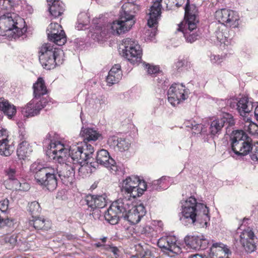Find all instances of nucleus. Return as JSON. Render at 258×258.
I'll return each instance as SVG.
<instances>
[{
  "instance_id": "32",
  "label": "nucleus",
  "mask_w": 258,
  "mask_h": 258,
  "mask_svg": "<svg viewBox=\"0 0 258 258\" xmlns=\"http://www.w3.org/2000/svg\"><path fill=\"white\" fill-rule=\"evenodd\" d=\"M75 165H80L78 170L80 176L83 177L87 176L90 173L92 172L91 167L94 168H96L95 163H93L92 161L89 162L85 161L82 164H74Z\"/></svg>"
},
{
  "instance_id": "22",
  "label": "nucleus",
  "mask_w": 258,
  "mask_h": 258,
  "mask_svg": "<svg viewBox=\"0 0 258 258\" xmlns=\"http://www.w3.org/2000/svg\"><path fill=\"white\" fill-rule=\"evenodd\" d=\"M8 135L6 130L0 131V154L2 156H9L14 150V147L9 144Z\"/></svg>"
},
{
  "instance_id": "48",
  "label": "nucleus",
  "mask_w": 258,
  "mask_h": 258,
  "mask_svg": "<svg viewBox=\"0 0 258 258\" xmlns=\"http://www.w3.org/2000/svg\"><path fill=\"white\" fill-rule=\"evenodd\" d=\"M246 130L252 135H257L258 125L254 122H250Z\"/></svg>"
},
{
  "instance_id": "28",
  "label": "nucleus",
  "mask_w": 258,
  "mask_h": 258,
  "mask_svg": "<svg viewBox=\"0 0 258 258\" xmlns=\"http://www.w3.org/2000/svg\"><path fill=\"white\" fill-rule=\"evenodd\" d=\"M32 152V147L24 140L19 144L17 154L20 159L24 160L25 158L29 156Z\"/></svg>"
},
{
  "instance_id": "12",
  "label": "nucleus",
  "mask_w": 258,
  "mask_h": 258,
  "mask_svg": "<svg viewBox=\"0 0 258 258\" xmlns=\"http://www.w3.org/2000/svg\"><path fill=\"white\" fill-rule=\"evenodd\" d=\"M187 92L185 86L182 84L174 83L169 88L168 92V99L170 104L175 106L187 98Z\"/></svg>"
},
{
  "instance_id": "26",
  "label": "nucleus",
  "mask_w": 258,
  "mask_h": 258,
  "mask_svg": "<svg viewBox=\"0 0 258 258\" xmlns=\"http://www.w3.org/2000/svg\"><path fill=\"white\" fill-rule=\"evenodd\" d=\"M48 10L52 16L57 18L61 15L64 8V4L59 0H47Z\"/></svg>"
},
{
  "instance_id": "56",
  "label": "nucleus",
  "mask_w": 258,
  "mask_h": 258,
  "mask_svg": "<svg viewBox=\"0 0 258 258\" xmlns=\"http://www.w3.org/2000/svg\"><path fill=\"white\" fill-rule=\"evenodd\" d=\"M119 72H122L121 67L119 64H115L109 72L110 74H113L114 75L118 74Z\"/></svg>"
},
{
  "instance_id": "47",
  "label": "nucleus",
  "mask_w": 258,
  "mask_h": 258,
  "mask_svg": "<svg viewBox=\"0 0 258 258\" xmlns=\"http://www.w3.org/2000/svg\"><path fill=\"white\" fill-rule=\"evenodd\" d=\"M186 63L187 61L184 59H179L175 63L174 69L177 71V72L180 73L183 70Z\"/></svg>"
},
{
  "instance_id": "57",
  "label": "nucleus",
  "mask_w": 258,
  "mask_h": 258,
  "mask_svg": "<svg viewBox=\"0 0 258 258\" xmlns=\"http://www.w3.org/2000/svg\"><path fill=\"white\" fill-rule=\"evenodd\" d=\"M30 188V185L29 183L23 182H21L20 184H19V187L17 190L26 191H28Z\"/></svg>"
},
{
  "instance_id": "4",
  "label": "nucleus",
  "mask_w": 258,
  "mask_h": 258,
  "mask_svg": "<svg viewBox=\"0 0 258 258\" xmlns=\"http://www.w3.org/2000/svg\"><path fill=\"white\" fill-rule=\"evenodd\" d=\"M80 135L84 138V142L71 146V155L72 157L69 159L74 161L75 164H82L85 161H90L94 150L93 147L86 141H95L100 135L92 128H85L82 127Z\"/></svg>"
},
{
  "instance_id": "21",
  "label": "nucleus",
  "mask_w": 258,
  "mask_h": 258,
  "mask_svg": "<svg viewBox=\"0 0 258 258\" xmlns=\"http://www.w3.org/2000/svg\"><path fill=\"white\" fill-rule=\"evenodd\" d=\"M94 163H95L96 166L99 164L106 167L114 166L116 164L115 160L110 156L108 152L105 149H101L97 152L96 161Z\"/></svg>"
},
{
  "instance_id": "50",
  "label": "nucleus",
  "mask_w": 258,
  "mask_h": 258,
  "mask_svg": "<svg viewBox=\"0 0 258 258\" xmlns=\"http://www.w3.org/2000/svg\"><path fill=\"white\" fill-rule=\"evenodd\" d=\"M104 248L106 250L112 252L115 256V258H117V257L119 256L120 251L117 247L110 245H104Z\"/></svg>"
},
{
  "instance_id": "46",
  "label": "nucleus",
  "mask_w": 258,
  "mask_h": 258,
  "mask_svg": "<svg viewBox=\"0 0 258 258\" xmlns=\"http://www.w3.org/2000/svg\"><path fill=\"white\" fill-rule=\"evenodd\" d=\"M4 240L6 243H9L13 247L17 242V236L15 235H7L4 237Z\"/></svg>"
},
{
  "instance_id": "14",
  "label": "nucleus",
  "mask_w": 258,
  "mask_h": 258,
  "mask_svg": "<svg viewBox=\"0 0 258 258\" xmlns=\"http://www.w3.org/2000/svg\"><path fill=\"white\" fill-rule=\"evenodd\" d=\"M48 102V99H32L25 107H22L21 112L26 117H32L39 114L40 111L43 108Z\"/></svg>"
},
{
  "instance_id": "38",
  "label": "nucleus",
  "mask_w": 258,
  "mask_h": 258,
  "mask_svg": "<svg viewBox=\"0 0 258 258\" xmlns=\"http://www.w3.org/2000/svg\"><path fill=\"white\" fill-rule=\"evenodd\" d=\"M48 40L58 46H61L66 42L67 37L64 31L63 30H60L59 34L51 37Z\"/></svg>"
},
{
  "instance_id": "7",
  "label": "nucleus",
  "mask_w": 258,
  "mask_h": 258,
  "mask_svg": "<svg viewBox=\"0 0 258 258\" xmlns=\"http://www.w3.org/2000/svg\"><path fill=\"white\" fill-rule=\"evenodd\" d=\"M63 56L64 53L61 49L45 44L40 48L39 59L44 69L51 70L62 63Z\"/></svg>"
},
{
  "instance_id": "5",
  "label": "nucleus",
  "mask_w": 258,
  "mask_h": 258,
  "mask_svg": "<svg viewBox=\"0 0 258 258\" xmlns=\"http://www.w3.org/2000/svg\"><path fill=\"white\" fill-rule=\"evenodd\" d=\"M140 10V6L135 3H125L121 7L118 20L114 21L108 24L107 30L114 35H120L128 31L135 24V14Z\"/></svg>"
},
{
  "instance_id": "51",
  "label": "nucleus",
  "mask_w": 258,
  "mask_h": 258,
  "mask_svg": "<svg viewBox=\"0 0 258 258\" xmlns=\"http://www.w3.org/2000/svg\"><path fill=\"white\" fill-rule=\"evenodd\" d=\"M150 29L147 30L145 32V35L147 39L152 40L156 34L157 28L155 27L150 28Z\"/></svg>"
},
{
  "instance_id": "44",
  "label": "nucleus",
  "mask_w": 258,
  "mask_h": 258,
  "mask_svg": "<svg viewBox=\"0 0 258 258\" xmlns=\"http://www.w3.org/2000/svg\"><path fill=\"white\" fill-rule=\"evenodd\" d=\"M192 130L193 131V133L195 134H198L199 133L201 134H204L206 132V130L204 125L202 124L197 123L196 121H195Z\"/></svg>"
},
{
  "instance_id": "17",
  "label": "nucleus",
  "mask_w": 258,
  "mask_h": 258,
  "mask_svg": "<svg viewBox=\"0 0 258 258\" xmlns=\"http://www.w3.org/2000/svg\"><path fill=\"white\" fill-rule=\"evenodd\" d=\"M185 243L189 247L195 250H204L208 246L209 241L203 235H186L184 239Z\"/></svg>"
},
{
  "instance_id": "42",
  "label": "nucleus",
  "mask_w": 258,
  "mask_h": 258,
  "mask_svg": "<svg viewBox=\"0 0 258 258\" xmlns=\"http://www.w3.org/2000/svg\"><path fill=\"white\" fill-rule=\"evenodd\" d=\"M131 144L125 139L120 138L118 140V144L117 148L118 151L123 152L127 150Z\"/></svg>"
},
{
  "instance_id": "30",
  "label": "nucleus",
  "mask_w": 258,
  "mask_h": 258,
  "mask_svg": "<svg viewBox=\"0 0 258 258\" xmlns=\"http://www.w3.org/2000/svg\"><path fill=\"white\" fill-rule=\"evenodd\" d=\"M166 176H162L159 179L155 180L152 183H149L147 185L144 180H142L143 187L144 188L145 190H149L150 191H159L163 188L162 187V182L166 180Z\"/></svg>"
},
{
  "instance_id": "55",
  "label": "nucleus",
  "mask_w": 258,
  "mask_h": 258,
  "mask_svg": "<svg viewBox=\"0 0 258 258\" xmlns=\"http://www.w3.org/2000/svg\"><path fill=\"white\" fill-rule=\"evenodd\" d=\"M210 60L213 64H219L223 61V58L219 55L212 54L210 56Z\"/></svg>"
},
{
  "instance_id": "36",
  "label": "nucleus",
  "mask_w": 258,
  "mask_h": 258,
  "mask_svg": "<svg viewBox=\"0 0 258 258\" xmlns=\"http://www.w3.org/2000/svg\"><path fill=\"white\" fill-rule=\"evenodd\" d=\"M229 10L227 9H222L216 11L215 14V17L217 21L222 24H225V22L228 21V15H229Z\"/></svg>"
},
{
  "instance_id": "54",
  "label": "nucleus",
  "mask_w": 258,
  "mask_h": 258,
  "mask_svg": "<svg viewBox=\"0 0 258 258\" xmlns=\"http://www.w3.org/2000/svg\"><path fill=\"white\" fill-rule=\"evenodd\" d=\"M131 258H155V257L151 251L147 250L143 255H133Z\"/></svg>"
},
{
  "instance_id": "6",
  "label": "nucleus",
  "mask_w": 258,
  "mask_h": 258,
  "mask_svg": "<svg viewBox=\"0 0 258 258\" xmlns=\"http://www.w3.org/2000/svg\"><path fill=\"white\" fill-rule=\"evenodd\" d=\"M184 10L185 22L178 24L177 30L182 32L187 42L192 43L200 37L197 28L199 23L197 17L198 9L195 5H190L189 1L187 0Z\"/></svg>"
},
{
  "instance_id": "53",
  "label": "nucleus",
  "mask_w": 258,
  "mask_h": 258,
  "mask_svg": "<svg viewBox=\"0 0 258 258\" xmlns=\"http://www.w3.org/2000/svg\"><path fill=\"white\" fill-rule=\"evenodd\" d=\"M250 157L253 161H258V144L253 146Z\"/></svg>"
},
{
  "instance_id": "1",
  "label": "nucleus",
  "mask_w": 258,
  "mask_h": 258,
  "mask_svg": "<svg viewBox=\"0 0 258 258\" xmlns=\"http://www.w3.org/2000/svg\"><path fill=\"white\" fill-rule=\"evenodd\" d=\"M75 169L74 164L64 163L52 166L35 162L30 166L37 183L49 191L57 187L58 177L64 185H72L75 179Z\"/></svg>"
},
{
  "instance_id": "59",
  "label": "nucleus",
  "mask_w": 258,
  "mask_h": 258,
  "mask_svg": "<svg viewBox=\"0 0 258 258\" xmlns=\"http://www.w3.org/2000/svg\"><path fill=\"white\" fill-rule=\"evenodd\" d=\"M62 239L63 240H73L75 238V237L74 235L71 234H64L62 235Z\"/></svg>"
},
{
  "instance_id": "3",
  "label": "nucleus",
  "mask_w": 258,
  "mask_h": 258,
  "mask_svg": "<svg viewBox=\"0 0 258 258\" xmlns=\"http://www.w3.org/2000/svg\"><path fill=\"white\" fill-rule=\"evenodd\" d=\"M182 216L180 220L184 225L194 224L201 227H207L209 224V210L206 205L198 203L193 197L182 203Z\"/></svg>"
},
{
  "instance_id": "45",
  "label": "nucleus",
  "mask_w": 258,
  "mask_h": 258,
  "mask_svg": "<svg viewBox=\"0 0 258 258\" xmlns=\"http://www.w3.org/2000/svg\"><path fill=\"white\" fill-rule=\"evenodd\" d=\"M9 203V200L7 198L0 201V211L2 215H5L8 211Z\"/></svg>"
},
{
  "instance_id": "62",
  "label": "nucleus",
  "mask_w": 258,
  "mask_h": 258,
  "mask_svg": "<svg viewBox=\"0 0 258 258\" xmlns=\"http://www.w3.org/2000/svg\"><path fill=\"white\" fill-rule=\"evenodd\" d=\"M96 103H98L101 105V104L102 103L101 101H102V103H104L105 100H104V99L101 98V99L100 98H96Z\"/></svg>"
},
{
  "instance_id": "63",
  "label": "nucleus",
  "mask_w": 258,
  "mask_h": 258,
  "mask_svg": "<svg viewBox=\"0 0 258 258\" xmlns=\"http://www.w3.org/2000/svg\"><path fill=\"white\" fill-rule=\"evenodd\" d=\"M254 113V115L256 117V119L258 120V105L255 107Z\"/></svg>"
},
{
  "instance_id": "23",
  "label": "nucleus",
  "mask_w": 258,
  "mask_h": 258,
  "mask_svg": "<svg viewBox=\"0 0 258 258\" xmlns=\"http://www.w3.org/2000/svg\"><path fill=\"white\" fill-rule=\"evenodd\" d=\"M252 140L250 138H248L244 142L231 148L232 151L238 156H244L251 152L253 146L251 143Z\"/></svg>"
},
{
  "instance_id": "10",
  "label": "nucleus",
  "mask_w": 258,
  "mask_h": 258,
  "mask_svg": "<svg viewBox=\"0 0 258 258\" xmlns=\"http://www.w3.org/2000/svg\"><path fill=\"white\" fill-rule=\"evenodd\" d=\"M120 189L122 194H129L128 197L133 198L140 197L145 191L142 180L136 176H128L124 180Z\"/></svg>"
},
{
  "instance_id": "43",
  "label": "nucleus",
  "mask_w": 258,
  "mask_h": 258,
  "mask_svg": "<svg viewBox=\"0 0 258 258\" xmlns=\"http://www.w3.org/2000/svg\"><path fill=\"white\" fill-rule=\"evenodd\" d=\"M144 67L147 70L148 74L150 75H155L159 73V68L156 66H153L149 63L144 62Z\"/></svg>"
},
{
  "instance_id": "31",
  "label": "nucleus",
  "mask_w": 258,
  "mask_h": 258,
  "mask_svg": "<svg viewBox=\"0 0 258 258\" xmlns=\"http://www.w3.org/2000/svg\"><path fill=\"white\" fill-rule=\"evenodd\" d=\"M72 156L71 155V147H70L69 151L67 149L65 148V150H62L60 152H58V154L56 156H54L53 158L54 159H57L59 164L64 163L68 164H75L74 161H71L69 158H72Z\"/></svg>"
},
{
  "instance_id": "19",
  "label": "nucleus",
  "mask_w": 258,
  "mask_h": 258,
  "mask_svg": "<svg viewBox=\"0 0 258 258\" xmlns=\"http://www.w3.org/2000/svg\"><path fill=\"white\" fill-rule=\"evenodd\" d=\"M240 236V242L245 250L248 253H251L255 250L256 243L254 241L255 236L253 231L251 230H245L243 234Z\"/></svg>"
},
{
  "instance_id": "58",
  "label": "nucleus",
  "mask_w": 258,
  "mask_h": 258,
  "mask_svg": "<svg viewBox=\"0 0 258 258\" xmlns=\"http://www.w3.org/2000/svg\"><path fill=\"white\" fill-rule=\"evenodd\" d=\"M12 181V184H13V187L16 190H18L19 187V184H20L21 183V182L19 181L18 179H17V178H15L13 180H11Z\"/></svg>"
},
{
  "instance_id": "13",
  "label": "nucleus",
  "mask_w": 258,
  "mask_h": 258,
  "mask_svg": "<svg viewBox=\"0 0 258 258\" xmlns=\"http://www.w3.org/2000/svg\"><path fill=\"white\" fill-rule=\"evenodd\" d=\"M175 236H163L159 239L157 245L164 252H167L168 255L173 256L181 252L180 247L176 244Z\"/></svg>"
},
{
  "instance_id": "11",
  "label": "nucleus",
  "mask_w": 258,
  "mask_h": 258,
  "mask_svg": "<svg viewBox=\"0 0 258 258\" xmlns=\"http://www.w3.org/2000/svg\"><path fill=\"white\" fill-rule=\"evenodd\" d=\"M225 123H228L229 126H232L235 124L233 117L231 114L226 113L223 115V117L211 121L209 128V133L211 137H218L221 134Z\"/></svg>"
},
{
  "instance_id": "35",
  "label": "nucleus",
  "mask_w": 258,
  "mask_h": 258,
  "mask_svg": "<svg viewBox=\"0 0 258 258\" xmlns=\"http://www.w3.org/2000/svg\"><path fill=\"white\" fill-rule=\"evenodd\" d=\"M89 23V18L86 13H81L78 15V20L76 27L78 30H81Z\"/></svg>"
},
{
  "instance_id": "27",
  "label": "nucleus",
  "mask_w": 258,
  "mask_h": 258,
  "mask_svg": "<svg viewBox=\"0 0 258 258\" xmlns=\"http://www.w3.org/2000/svg\"><path fill=\"white\" fill-rule=\"evenodd\" d=\"M246 133L242 130H235L232 132L230 138L231 148L238 145L239 143L244 142L249 138Z\"/></svg>"
},
{
  "instance_id": "33",
  "label": "nucleus",
  "mask_w": 258,
  "mask_h": 258,
  "mask_svg": "<svg viewBox=\"0 0 258 258\" xmlns=\"http://www.w3.org/2000/svg\"><path fill=\"white\" fill-rule=\"evenodd\" d=\"M229 32L227 28L224 29H218L215 32V35L218 40L221 44L223 43L225 45H228L230 43V38L227 36V32Z\"/></svg>"
},
{
  "instance_id": "20",
  "label": "nucleus",
  "mask_w": 258,
  "mask_h": 258,
  "mask_svg": "<svg viewBox=\"0 0 258 258\" xmlns=\"http://www.w3.org/2000/svg\"><path fill=\"white\" fill-rule=\"evenodd\" d=\"M162 1V0H156L150 8L147 23L150 28L155 27L157 24V21L161 14Z\"/></svg>"
},
{
  "instance_id": "34",
  "label": "nucleus",
  "mask_w": 258,
  "mask_h": 258,
  "mask_svg": "<svg viewBox=\"0 0 258 258\" xmlns=\"http://www.w3.org/2000/svg\"><path fill=\"white\" fill-rule=\"evenodd\" d=\"M229 15H228V21L225 22V26L236 28L238 25L239 16L236 12L229 10Z\"/></svg>"
},
{
  "instance_id": "29",
  "label": "nucleus",
  "mask_w": 258,
  "mask_h": 258,
  "mask_svg": "<svg viewBox=\"0 0 258 258\" xmlns=\"http://www.w3.org/2000/svg\"><path fill=\"white\" fill-rule=\"evenodd\" d=\"M0 110L9 117H12L16 112V107L3 98H0Z\"/></svg>"
},
{
  "instance_id": "64",
  "label": "nucleus",
  "mask_w": 258,
  "mask_h": 258,
  "mask_svg": "<svg viewBox=\"0 0 258 258\" xmlns=\"http://www.w3.org/2000/svg\"><path fill=\"white\" fill-rule=\"evenodd\" d=\"M17 124H18L19 127L20 128V130H24L23 123L22 122H18Z\"/></svg>"
},
{
  "instance_id": "40",
  "label": "nucleus",
  "mask_w": 258,
  "mask_h": 258,
  "mask_svg": "<svg viewBox=\"0 0 258 258\" xmlns=\"http://www.w3.org/2000/svg\"><path fill=\"white\" fill-rule=\"evenodd\" d=\"M28 211L32 215V217H33L34 216L39 215L41 212V208L38 202L34 201L29 203Z\"/></svg>"
},
{
  "instance_id": "8",
  "label": "nucleus",
  "mask_w": 258,
  "mask_h": 258,
  "mask_svg": "<svg viewBox=\"0 0 258 258\" xmlns=\"http://www.w3.org/2000/svg\"><path fill=\"white\" fill-rule=\"evenodd\" d=\"M132 207L130 198H119L113 202L105 212V220L111 225L118 223L120 218H123L130 208Z\"/></svg>"
},
{
  "instance_id": "16",
  "label": "nucleus",
  "mask_w": 258,
  "mask_h": 258,
  "mask_svg": "<svg viewBox=\"0 0 258 258\" xmlns=\"http://www.w3.org/2000/svg\"><path fill=\"white\" fill-rule=\"evenodd\" d=\"M146 213V211L143 204L136 206L132 205L123 219L134 225L138 223Z\"/></svg>"
},
{
  "instance_id": "18",
  "label": "nucleus",
  "mask_w": 258,
  "mask_h": 258,
  "mask_svg": "<svg viewBox=\"0 0 258 258\" xmlns=\"http://www.w3.org/2000/svg\"><path fill=\"white\" fill-rule=\"evenodd\" d=\"M84 202L91 211H94L103 208L106 205V196L89 195L86 197Z\"/></svg>"
},
{
  "instance_id": "41",
  "label": "nucleus",
  "mask_w": 258,
  "mask_h": 258,
  "mask_svg": "<svg viewBox=\"0 0 258 258\" xmlns=\"http://www.w3.org/2000/svg\"><path fill=\"white\" fill-rule=\"evenodd\" d=\"M122 76V72H119V73L116 75L110 74V73H108V75L106 77V82L109 86H111L117 83L121 79Z\"/></svg>"
},
{
  "instance_id": "61",
  "label": "nucleus",
  "mask_w": 258,
  "mask_h": 258,
  "mask_svg": "<svg viewBox=\"0 0 258 258\" xmlns=\"http://www.w3.org/2000/svg\"><path fill=\"white\" fill-rule=\"evenodd\" d=\"M20 133V138L21 140H23L25 139V136L26 135L25 131L23 130H20L19 131Z\"/></svg>"
},
{
  "instance_id": "52",
  "label": "nucleus",
  "mask_w": 258,
  "mask_h": 258,
  "mask_svg": "<svg viewBox=\"0 0 258 258\" xmlns=\"http://www.w3.org/2000/svg\"><path fill=\"white\" fill-rule=\"evenodd\" d=\"M6 173L10 180L17 178L18 176L16 170L13 168H9L6 171Z\"/></svg>"
},
{
  "instance_id": "2",
  "label": "nucleus",
  "mask_w": 258,
  "mask_h": 258,
  "mask_svg": "<svg viewBox=\"0 0 258 258\" xmlns=\"http://www.w3.org/2000/svg\"><path fill=\"white\" fill-rule=\"evenodd\" d=\"M13 0H0V35H6V32L12 31L14 38L22 36L27 31L24 19L12 13L14 10Z\"/></svg>"
},
{
  "instance_id": "39",
  "label": "nucleus",
  "mask_w": 258,
  "mask_h": 258,
  "mask_svg": "<svg viewBox=\"0 0 258 258\" xmlns=\"http://www.w3.org/2000/svg\"><path fill=\"white\" fill-rule=\"evenodd\" d=\"M49 147V153H52L54 156L57 155L58 152H60L61 151L65 150L64 146L60 142H52L50 141Z\"/></svg>"
},
{
  "instance_id": "60",
  "label": "nucleus",
  "mask_w": 258,
  "mask_h": 258,
  "mask_svg": "<svg viewBox=\"0 0 258 258\" xmlns=\"http://www.w3.org/2000/svg\"><path fill=\"white\" fill-rule=\"evenodd\" d=\"M195 121H194L193 120L186 121L184 122V125L186 127L190 128L192 129L194 124L195 123Z\"/></svg>"
},
{
  "instance_id": "49",
  "label": "nucleus",
  "mask_w": 258,
  "mask_h": 258,
  "mask_svg": "<svg viewBox=\"0 0 258 258\" xmlns=\"http://www.w3.org/2000/svg\"><path fill=\"white\" fill-rule=\"evenodd\" d=\"M119 138L115 136H111L108 138L107 144L112 148H116L118 144Z\"/></svg>"
},
{
  "instance_id": "24",
  "label": "nucleus",
  "mask_w": 258,
  "mask_h": 258,
  "mask_svg": "<svg viewBox=\"0 0 258 258\" xmlns=\"http://www.w3.org/2000/svg\"><path fill=\"white\" fill-rule=\"evenodd\" d=\"M33 94L34 99L36 100L40 99H47L46 98H44L43 96L47 93L48 90L45 84L44 80L39 77L36 83L33 84Z\"/></svg>"
},
{
  "instance_id": "15",
  "label": "nucleus",
  "mask_w": 258,
  "mask_h": 258,
  "mask_svg": "<svg viewBox=\"0 0 258 258\" xmlns=\"http://www.w3.org/2000/svg\"><path fill=\"white\" fill-rule=\"evenodd\" d=\"M227 105L231 108H236L241 115H245L253 109V103L249 101L246 97L241 98L239 101L237 99H230L227 101Z\"/></svg>"
},
{
  "instance_id": "9",
  "label": "nucleus",
  "mask_w": 258,
  "mask_h": 258,
  "mask_svg": "<svg viewBox=\"0 0 258 258\" xmlns=\"http://www.w3.org/2000/svg\"><path fill=\"white\" fill-rule=\"evenodd\" d=\"M122 55L133 64L138 63L142 59V51L138 42L127 38L122 40L120 45Z\"/></svg>"
},
{
  "instance_id": "25",
  "label": "nucleus",
  "mask_w": 258,
  "mask_h": 258,
  "mask_svg": "<svg viewBox=\"0 0 258 258\" xmlns=\"http://www.w3.org/2000/svg\"><path fill=\"white\" fill-rule=\"evenodd\" d=\"M29 228H34L36 230L43 229L47 230L50 227V223L42 217L38 216H34L28 221Z\"/></svg>"
},
{
  "instance_id": "37",
  "label": "nucleus",
  "mask_w": 258,
  "mask_h": 258,
  "mask_svg": "<svg viewBox=\"0 0 258 258\" xmlns=\"http://www.w3.org/2000/svg\"><path fill=\"white\" fill-rule=\"evenodd\" d=\"M60 30H62V27L58 23H51L50 24L46 30L48 39H49L51 37H53L56 35L59 34Z\"/></svg>"
}]
</instances>
